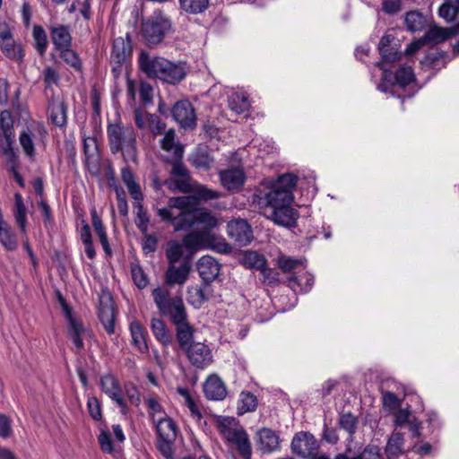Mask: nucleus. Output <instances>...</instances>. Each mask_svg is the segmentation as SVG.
Wrapping results in <instances>:
<instances>
[{
  "mask_svg": "<svg viewBox=\"0 0 459 459\" xmlns=\"http://www.w3.org/2000/svg\"><path fill=\"white\" fill-rule=\"evenodd\" d=\"M192 197L179 196L169 198L168 206L157 208V214L164 222H170L176 231L200 225L202 230H194L183 238V242L191 253L201 249H214L228 254L231 247L212 232L221 224L220 219L206 208L191 209Z\"/></svg>",
  "mask_w": 459,
  "mask_h": 459,
  "instance_id": "obj_1",
  "label": "nucleus"
},
{
  "mask_svg": "<svg viewBox=\"0 0 459 459\" xmlns=\"http://www.w3.org/2000/svg\"><path fill=\"white\" fill-rule=\"evenodd\" d=\"M141 70L150 77H157L166 82L175 84L186 75L184 64L172 63L162 57L152 58L146 52L142 51L139 56Z\"/></svg>",
  "mask_w": 459,
  "mask_h": 459,
  "instance_id": "obj_2",
  "label": "nucleus"
},
{
  "mask_svg": "<svg viewBox=\"0 0 459 459\" xmlns=\"http://www.w3.org/2000/svg\"><path fill=\"white\" fill-rule=\"evenodd\" d=\"M220 434L226 442L233 446L243 459H250L251 443L245 429L234 418H221L217 421Z\"/></svg>",
  "mask_w": 459,
  "mask_h": 459,
  "instance_id": "obj_3",
  "label": "nucleus"
},
{
  "mask_svg": "<svg viewBox=\"0 0 459 459\" xmlns=\"http://www.w3.org/2000/svg\"><path fill=\"white\" fill-rule=\"evenodd\" d=\"M107 134L113 153L121 152L125 158L134 160L136 134L132 126H124L121 123L110 124L108 126Z\"/></svg>",
  "mask_w": 459,
  "mask_h": 459,
  "instance_id": "obj_4",
  "label": "nucleus"
},
{
  "mask_svg": "<svg viewBox=\"0 0 459 459\" xmlns=\"http://www.w3.org/2000/svg\"><path fill=\"white\" fill-rule=\"evenodd\" d=\"M266 207L264 214L275 224L290 228L296 225L298 212L290 206L292 201H281L280 198H265Z\"/></svg>",
  "mask_w": 459,
  "mask_h": 459,
  "instance_id": "obj_5",
  "label": "nucleus"
},
{
  "mask_svg": "<svg viewBox=\"0 0 459 459\" xmlns=\"http://www.w3.org/2000/svg\"><path fill=\"white\" fill-rule=\"evenodd\" d=\"M171 28L170 21L160 12H155L143 22L142 31L149 44L160 43Z\"/></svg>",
  "mask_w": 459,
  "mask_h": 459,
  "instance_id": "obj_6",
  "label": "nucleus"
},
{
  "mask_svg": "<svg viewBox=\"0 0 459 459\" xmlns=\"http://www.w3.org/2000/svg\"><path fill=\"white\" fill-rule=\"evenodd\" d=\"M14 137L13 120L10 111L0 113V152L8 161H13L15 152L13 149Z\"/></svg>",
  "mask_w": 459,
  "mask_h": 459,
  "instance_id": "obj_7",
  "label": "nucleus"
},
{
  "mask_svg": "<svg viewBox=\"0 0 459 459\" xmlns=\"http://www.w3.org/2000/svg\"><path fill=\"white\" fill-rule=\"evenodd\" d=\"M183 351L189 362L197 368L204 369L209 367L213 361L212 350L204 342H192V344L185 348Z\"/></svg>",
  "mask_w": 459,
  "mask_h": 459,
  "instance_id": "obj_8",
  "label": "nucleus"
},
{
  "mask_svg": "<svg viewBox=\"0 0 459 459\" xmlns=\"http://www.w3.org/2000/svg\"><path fill=\"white\" fill-rule=\"evenodd\" d=\"M297 177L291 173L280 176L273 184L272 190L265 198H280L281 201H293L292 190L297 185Z\"/></svg>",
  "mask_w": 459,
  "mask_h": 459,
  "instance_id": "obj_9",
  "label": "nucleus"
},
{
  "mask_svg": "<svg viewBox=\"0 0 459 459\" xmlns=\"http://www.w3.org/2000/svg\"><path fill=\"white\" fill-rule=\"evenodd\" d=\"M290 446L294 454L307 459L313 452L318 450L319 444L312 434L301 431L293 437Z\"/></svg>",
  "mask_w": 459,
  "mask_h": 459,
  "instance_id": "obj_10",
  "label": "nucleus"
},
{
  "mask_svg": "<svg viewBox=\"0 0 459 459\" xmlns=\"http://www.w3.org/2000/svg\"><path fill=\"white\" fill-rule=\"evenodd\" d=\"M100 387L117 405L123 413L126 411V404L122 396V389L117 377L112 374H106L100 377Z\"/></svg>",
  "mask_w": 459,
  "mask_h": 459,
  "instance_id": "obj_11",
  "label": "nucleus"
},
{
  "mask_svg": "<svg viewBox=\"0 0 459 459\" xmlns=\"http://www.w3.org/2000/svg\"><path fill=\"white\" fill-rule=\"evenodd\" d=\"M64 310L69 322L68 335L74 346L78 350H82L84 346L83 341L90 336V332L84 327L81 320L73 316L71 309L67 306H64Z\"/></svg>",
  "mask_w": 459,
  "mask_h": 459,
  "instance_id": "obj_12",
  "label": "nucleus"
},
{
  "mask_svg": "<svg viewBox=\"0 0 459 459\" xmlns=\"http://www.w3.org/2000/svg\"><path fill=\"white\" fill-rule=\"evenodd\" d=\"M228 235L241 246H246L252 240V230L247 221L237 219L230 221L227 227Z\"/></svg>",
  "mask_w": 459,
  "mask_h": 459,
  "instance_id": "obj_13",
  "label": "nucleus"
},
{
  "mask_svg": "<svg viewBox=\"0 0 459 459\" xmlns=\"http://www.w3.org/2000/svg\"><path fill=\"white\" fill-rule=\"evenodd\" d=\"M172 115L182 127L187 128L195 126V113L188 100L178 101L173 107Z\"/></svg>",
  "mask_w": 459,
  "mask_h": 459,
  "instance_id": "obj_14",
  "label": "nucleus"
},
{
  "mask_svg": "<svg viewBox=\"0 0 459 459\" xmlns=\"http://www.w3.org/2000/svg\"><path fill=\"white\" fill-rule=\"evenodd\" d=\"M203 388L205 397L209 400L222 401L228 394L224 382L216 374L207 377Z\"/></svg>",
  "mask_w": 459,
  "mask_h": 459,
  "instance_id": "obj_15",
  "label": "nucleus"
},
{
  "mask_svg": "<svg viewBox=\"0 0 459 459\" xmlns=\"http://www.w3.org/2000/svg\"><path fill=\"white\" fill-rule=\"evenodd\" d=\"M221 185L229 191L238 190L245 182V174L240 168H230L219 173Z\"/></svg>",
  "mask_w": 459,
  "mask_h": 459,
  "instance_id": "obj_16",
  "label": "nucleus"
},
{
  "mask_svg": "<svg viewBox=\"0 0 459 459\" xmlns=\"http://www.w3.org/2000/svg\"><path fill=\"white\" fill-rule=\"evenodd\" d=\"M191 266L188 261H183L178 266L169 264L165 280L169 285H183L188 279Z\"/></svg>",
  "mask_w": 459,
  "mask_h": 459,
  "instance_id": "obj_17",
  "label": "nucleus"
},
{
  "mask_svg": "<svg viewBox=\"0 0 459 459\" xmlns=\"http://www.w3.org/2000/svg\"><path fill=\"white\" fill-rule=\"evenodd\" d=\"M257 446L263 453H272L279 449V436L271 429L264 428L257 431Z\"/></svg>",
  "mask_w": 459,
  "mask_h": 459,
  "instance_id": "obj_18",
  "label": "nucleus"
},
{
  "mask_svg": "<svg viewBox=\"0 0 459 459\" xmlns=\"http://www.w3.org/2000/svg\"><path fill=\"white\" fill-rule=\"evenodd\" d=\"M220 269V264L210 255H204L197 262L199 275L206 283L213 281L219 275Z\"/></svg>",
  "mask_w": 459,
  "mask_h": 459,
  "instance_id": "obj_19",
  "label": "nucleus"
},
{
  "mask_svg": "<svg viewBox=\"0 0 459 459\" xmlns=\"http://www.w3.org/2000/svg\"><path fill=\"white\" fill-rule=\"evenodd\" d=\"M211 296L212 288L206 282L190 286L187 290V300L195 308L201 307L203 304L209 300Z\"/></svg>",
  "mask_w": 459,
  "mask_h": 459,
  "instance_id": "obj_20",
  "label": "nucleus"
},
{
  "mask_svg": "<svg viewBox=\"0 0 459 459\" xmlns=\"http://www.w3.org/2000/svg\"><path fill=\"white\" fill-rule=\"evenodd\" d=\"M459 32V20L453 28L430 27L423 37V41L437 44L450 39Z\"/></svg>",
  "mask_w": 459,
  "mask_h": 459,
  "instance_id": "obj_21",
  "label": "nucleus"
},
{
  "mask_svg": "<svg viewBox=\"0 0 459 459\" xmlns=\"http://www.w3.org/2000/svg\"><path fill=\"white\" fill-rule=\"evenodd\" d=\"M52 42L57 50L70 48L72 37L68 27L64 25L53 26L50 28Z\"/></svg>",
  "mask_w": 459,
  "mask_h": 459,
  "instance_id": "obj_22",
  "label": "nucleus"
},
{
  "mask_svg": "<svg viewBox=\"0 0 459 459\" xmlns=\"http://www.w3.org/2000/svg\"><path fill=\"white\" fill-rule=\"evenodd\" d=\"M176 134L173 129L166 132L164 137L160 140V146L163 151L169 153V157L174 159H182L183 146L175 141Z\"/></svg>",
  "mask_w": 459,
  "mask_h": 459,
  "instance_id": "obj_23",
  "label": "nucleus"
},
{
  "mask_svg": "<svg viewBox=\"0 0 459 459\" xmlns=\"http://www.w3.org/2000/svg\"><path fill=\"white\" fill-rule=\"evenodd\" d=\"M385 451L389 459L396 458L403 455L405 452L403 434L394 431L387 439Z\"/></svg>",
  "mask_w": 459,
  "mask_h": 459,
  "instance_id": "obj_24",
  "label": "nucleus"
},
{
  "mask_svg": "<svg viewBox=\"0 0 459 459\" xmlns=\"http://www.w3.org/2000/svg\"><path fill=\"white\" fill-rule=\"evenodd\" d=\"M130 333L132 336V342L137 350L143 353L148 351V345L146 342L147 332L140 322L134 320L129 325Z\"/></svg>",
  "mask_w": 459,
  "mask_h": 459,
  "instance_id": "obj_25",
  "label": "nucleus"
},
{
  "mask_svg": "<svg viewBox=\"0 0 459 459\" xmlns=\"http://www.w3.org/2000/svg\"><path fill=\"white\" fill-rule=\"evenodd\" d=\"M153 301L158 308L159 313L163 316L169 311V308L174 303V298L170 297V292L165 287H157L152 292Z\"/></svg>",
  "mask_w": 459,
  "mask_h": 459,
  "instance_id": "obj_26",
  "label": "nucleus"
},
{
  "mask_svg": "<svg viewBox=\"0 0 459 459\" xmlns=\"http://www.w3.org/2000/svg\"><path fill=\"white\" fill-rule=\"evenodd\" d=\"M163 316H168L175 326L188 322L186 306L180 297L174 298V303Z\"/></svg>",
  "mask_w": 459,
  "mask_h": 459,
  "instance_id": "obj_27",
  "label": "nucleus"
},
{
  "mask_svg": "<svg viewBox=\"0 0 459 459\" xmlns=\"http://www.w3.org/2000/svg\"><path fill=\"white\" fill-rule=\"evenodd\" d=\"M159 438L176 439L178 429L174 420L168 415L153 423Z\"/></svg>",
  "mask_w": 459,
  "mask_h": 459,
  "instance_id": "obj_28",
  "label": "nucleus"
},
{
  "mask_svg": "<svg viewBox=\"0 0 459 459\" xmlns=\"http://www.w3.org/2000/svg\"><path fill=\"white\" fill-rule=\"evenodd\" d=\"M186 249L190 254H192L187 247L185 246L184 242L179 243L177 240H170L165 250L166 258L169 262V264H176L177 263L188 261V258L184 257V249Z\"/></svg>",
  "mask_w": 459,
  "mask_h": 459,
  "instance_id": "obj_29",
  "label": "nucleus"
},
{
  "mask_svg": "<svg viewBox=\"0 0 459 459\" xmlns=\"http://www.w3.org/2000/svg\"><path fill=\"white\" fill-rule=\"evenodd\" d=\"M100 320L102 323L106 332L109 334L115 332V311L111 301L107 303L100 302L99 308Z\"/></svg>",
  "mask_w": 459,
  "mask_h": 459,
  "instance_id": "obj_30",
  "label": "nucleus"
},
{
  "mask_svg": "<svg viewBox=\"0 0 459 459\" xmlns=\"http://www.w3.org/2000/svg\"><path fill=\"white\" fill-rule=\"evenodd\" d=\"M150 326L153 335L162 345L168 346L172 342V335L163 320L153 317Z\"/></svg>",
  "mask_w": 459,
  "mask_h": 459,
  "instance_id": "obj_31",
  "label": "nucleus"
},
{
  "mask_svg": "<svg viewBox=\"0 0 459 459\" xmlns=\"http://www.w3.org/2000/svg\"><path fill=\"white\" fill-rule=\"evenodd\" d=\"M121 178L123 182L127 187L129 194L132 198L139 203L143 201V195L141 190L140 185L135 181L134 176L132 170L128 168H124L121 170Z\"/></svg>",
  "mask_w": 459,
  "mask_h": 459,
  "instance_id": "obj_32",
  "label": "nucleus"
},
{
  "mask_svg": "<svg viewBox=\"0 0 459 459\" xmlns=\"http://www.w3.org/2000/svg\"><path fill=\"white\" fill-rule=\"evenodd\" d=\"M131 48L129 42L126 41L122 37L114 39L111 52L112 62L121 65L126 62L130 55Z\"/></svg>",
  "mask_w": 459,
  "mask_h": 459,
  "instance_id": "obj_33",
  "label": "nucleus"
},
{
  "mask_svg": "<svg viewBox=\"0 0 459 459\" xmlns=\"http://www.w3.org/2000/svg\"><path fill=\"white\" fill-rule=\"evenodd\" d=\"M83 150L85 154V164L92 174L99 171L97 164V148L93 138H89L83 142Z\"/></svg>",
  "mask_w": 459,
  "mask_h": 459,
  "instance_id": "obj_34",
  "label": "nucleus"
},
{
  "mask_svg": "<svg viewBox=\"0 0 459 459\" xmlns=\"http://www.w3.org/2000/svg\"><path fill=\"white\" fill-rule=\"evenodd\" d=\"M229 108L236 114H243L247 111L250 107L248 97L245 92H233L228 100Z\"/></svg>",
  "mask_w": 459,
  "mask_h": 459,
  "instance_id": "obj_35",
  "label": "nucleus"
},
{
  "mask_svg": "<svg viewBox=\"0 0 459 459\" xmlns=\"http://www.w3.org/2000/svg\"><path fill=\"white\" fill-rule=\"evenodd\" d=\"M195 328L189 322L176 326V337L180 349L184 350L192 344Z\"/></svg>",
  "mask_w": 459,
  "mask_h": 459,
  "instance_id": "obj_36",
  "label": "nucleus"
},
{
  "mask_svg": "<svg viewBox=\"0 0 459 459\" xmlns=\"http://www.w3.org/2000/svg\"><path fill=\"white\" fill-rule=\"evenodd\" d=\"M438 14L447 22H458L459 20V0H445L439 7ZM457 22H455L456 24Z\"/></svg>",
  "mask_w": 459,
  "mask_h": 459,
  "instance_id": "obj_37",
  "label": "nucleus"
},
{
  "mask_svg": "<svg viewBox=\"0 0 459 459\" xmlns=\"http://www.w3.org/2000/svg\"><path fill=\"white\" fill-rule=\"evenodd\" d=\"M13 215L15 221L21 230L25 232L27 224V209L23 198L20 193L14 194Z\"/></svg>",
  "mask_w": 459,
  "mask_h": 459,
  "instance_id": "obj_38",
  "label": "nucleus"
},
{
  "mask_svg": "<svg viewBox=\"0 0 459 459\" xmlns=\"http://www.w3.org/2000/svg\"><path fill=\"white\" fill-rule=\"evenodd\" d=\"M144 402L147 405L148 414L152 423L168 416L157 396L150 395L145 398Z\"/></svg>",
  "mask_w": 459,
  "mask_h": 459,
  "instance_id": "obj_39",
  "label": "nucleus"
},
{
  "mask_svg": "<svg viewBox=\"0 0 459 459\" xmlns=\"http://www.w3.org/2000/svg\"><path fill=\"white\" fill-rule=\"evenodd\" d=\"M406 28L412 32L422 30L427 23L426 18L418 11H411L405 14Z\"/></svg>",
  "mask_w": 459,
  "mask_h": 459,
  "instance_id": "obj_40",
  "label": "nucleus"
},
{
  "mask_svg": "<svg viewBox=\"0 0 459 459\" xmlns=\"http://www.w3.org/2000/svg\"><path fill=\"white\" fill-rule=\"evenodd\" d=\"M0 48L2 52L12 60L21 62L23 59V49L13 39L0 43Z\"/></svg>",
  "mask_w": 459,
  "mask_h": 459,
  "instance_id": "obj_41",
  "label": "nucleus"
},
{
  "mask_svg": "<svg viewBox=\"0 0 459 459\" xmlns=\"http://www.w3.org/2000/svg\"><path fill=\"white\" fill-rule=\"evenodd\" d=\"M0 243L6 250H14L17 247L16 236L7 221L0 224Z\"/></svg>",
  "mask_w": 459,
  "mask_h": 459,
  "instance_id": "obj_42",
  "label": "nucleus"
},
{
  "mask_svg": "<svg viewBox=\"0 0 459 459\" xmlns=\"http://www.w3.org/2000/svg\"><path fill=\"white\" fill-rule=\"evenodd\" d=\"M257 407L256 396L249 392H242L238 402V413L243 415L254 411Z\"/></svg>",
  "mask_w": 459,
  "mask_h": 459,
  "instance_id": "obj_43",
  "label": "nucleus"
},
{
  "mask_svg": "<svg viewBox=\"0 0 459 459\" xmlns=\"http://www.w3.org/2000/svg\"><path fill=\"white\" fill-rule=\"evenodd\" d=\"M241 263L247 268L257 269L260 271L266 265L264 256L255 251L245 252Z\"/></svg>",
  "mask_w": 459,
  "mask_h": 459,
  "instance_id": "obj_44",
  "label": "nucleus"
},
{
  "mask_svg": "<svg viewBox=\"0 0 459 459\" xmlns=\"http://www.w3.org/2000/svg\"><path fill=\"white\" fill-rule=\"evenodd\" d=\"M50 119L57 126L66 123V106L63 101L53 102L49 107Z\"/></svg>",
  "mask_w": 459,
  "mask_h": 459,
  "instance_id": "obj_45",
  "label": "nucleus"
},
{
  "mask_svg": "<svg viewBox=\"0 0 459 459\" xmlns=\"http://www.w3.org/2000/svg\"><path fill=\"white\" fill-rule=\"evenodd\" d=\"M182 10L186 13L197 14L204 12L208 5V0H179Z\"/></svg>",
  "mask_w": 459,
  "mask_h": 459,
  "instance_id": "obj_46",
  "label": "nucleus"
},
{
  "mask_svg": "<svg viewBox=\"0 0 459 459\" xmlns=\"http://www.w3.org/2000/svg\"><path fill=\"white\" fill-rule=\"evenodd\" d=\"M193 194L196 199L204 202L216 200L221 195L220 192L208 188L206 186L201 185L197 182H195Z\"/></svg>",
  "mask_w": 459,
  "mask_h": 459,
  "instance_id": "obj_47",
  "label": "nucleus"
},
{
  "mask_svg": "<svg viewBox=\"0 0 459 459\" xmlns=\"http://www.w3.org/2000/svg\"><path fill=\"white\" fill-rule=\"evenodd\" d=\"M32 37L37 51L43 55L48 45V36L45 30L40 25H34L32 29Z\"/></svg>",
  "mask_w": 459,
  "mask_h": 459,
  "instance_id": "obj_48",
  "label": "nucleus"
},
{
  "mask_svg": "<svg viewBox=\"0 0 459 459\" xmlns=\"http://www.w3.org/2000/svg\"><path fill=\"white\" fill-rule=\"evenodd\" d=\"M394 79L396 84L405 87L414 81L415 75L411 66H402L395 73Z\"/></svg>",
  "mask_w": 459,
  "mask_h": 459,
  "instance_id": "obj_49",
  "label": "nucleus"
},
{
  "mask_svg": "<svg viewBox=\"0 0 459 459\" xmlns=\"http://www.w3.org/2000/svg\"><path fill=\"white\" fill-rule=\"evenodd\" d=\"M178 393L184 397L185 404L190 411L191 415L195 419L200 420L202 418V413H201L197 404L195 403V402L190 395L188 390L186 388H178Z\"/></svg>",
  "mask_w": 459,
  "mask_h": 459,
  "instance_id": "obj_50",
  "label": "nucleus"
},
{
  "mask_svg": "<svg viewBox=\"0 0 459 459\" xmlns=\"http://www.w3.org/2000/svg\"><path fill=\"white\" fill-rule=\"evenodd\" d=\"M339 424L342 429L346 430L351 436H352L357 429L358 420L351 413H344L341 415Z\"/></svg>",
  "mask_w": 459,
  "mask_h": 459,
  "instance_id": "obj_51",
  "label": "nucleus"
},
{
  "mask_svg": "<svg viewBox=\"0 0 459 459\" xmlns=\"http://www.w3.org/2000/svg\"><path fill=\"white\" fill-rule=\"evenodd\" d=\"M131 274L134 284L139 289H144L148 285V278L139 264L131 265Z\"/></svg>",
  "mask_w": 459,
  "mask_h": 459,
  "instance_id": "obj_52",
  "label": "nucleus"
},
{
  "mask_svg": "<svg viewBox=\"0 0 459 459\" xmlns=\"http://www.w3.org/2000/svg\"><path fill=\"white\" fill-rule=\"evenodd\" d=\"M301 264L300 260L287 255H280L276 264L283 273H290Z\"/></svg>",
  "mask_w": 459,
  "mask_h": 459,
  "instance_id": "obj_53",
  "label": "nucleus"
},
{
  "mask_svg": "<svg viewBox=\"0 0 459 459\" xmlns=\"http://www.w3.org/2000/svg\"><path fill=\"white\" fill-rule=\"evenodd\" d=\"M62 59L75 70H81L82 65L78 55L70 48L60 50Z\"/></svg>",
  "mask_w": 459,
  "mask_h": 459,
  "instance_id": "obj_54",
  "label": "nucleus"
},
{
  "mask_svg": "<svg viewBox=\"0 0 459 459\" xmlns=\"http://www.w3.org/2000/svg\"><path fill=\"white\" fill-rule=\"evenodd\" d=\"M135 207L137 208L136 225L143 233H146L150 222L147 212L143 209L142 202H135Z\"/></svg>",
  "mask_w": 459,
  "mask_h": 459,
  "instance_id": "obj_55",
  "label": "nucleus"
},
{
  "mask_svg": "<svg viewBox=\"0 0 459 459\" xmlns=\"http://www.w3.org/2000/svg\"><path fill=\"white\" fill-rule=\"evenodd\" d=\"M169 187L173 186L182 193H193L195 188V182L191 183L190 177L181 178L173 181L167 182Z\"/></svg>",
  "mask_w": 459,
  "mask_h": 459,
  "instance_id": "obj_56",
  "label": "nucleus"
},
{
  "mask_svg": "<svg viewBox=\"0 0 459 459\" xmlns=\"http://www.w3.org/2000/svg\"><path fill=\"white\" fill-rule=\"evenodd\" d=\"M100 449L106 454L114 452V446L111 440L110 432L108 429H101L98 437Z\"/></svg>",
  "mask_w": 459,
  "mask_h": 459,
  "instance_id": "obj_57",
  "label": "nucleus"
},
{
  "mask_svg": "<svg viewBox=\"0 0 459 459\" xmlns=\"http://www.w3.org/2000/svg\"><path fill=\"white\" fill-rule=\"evenodd\" d=\"M382 399L384 408L389 411H396L401 405V400L392 392H384Z\"/></svg>",
  "mask_w": 459,
  "mask_h": 459,
  "instance_id": "obj_58",
  "label": "nucleus"
},
{
  "mask_svg": "<svg viewBox=\"0 0 459 459\" xmlns=\"http://www.w3.org/2000/svg\"><path fill=\"white\" fill-rule=\"evenodd\" d=\"M176 439L159 438L158 448L166 459H173L174 442Z\"/></svg>",
  "mask_w": 459,
  "mask_h": 459,
  "instance_id": "obj_59",
  "label": "nucleus"
},
{
  "mask_svg": "<svg viewBox=\"0 0 459 459\" xmlns=\"http://www.w3.org/2000/svg\"><path fill=\"white\" fill-rule=\"evenodd\" d=\"M260 272L263 276L262 281L264 284L273 286L280 282V274L276 270L268 268L265 265Z\"/></svg>",
  "mask_w": 459,
  "mask_h": 459,
  "instance_id": "obj_60",
  "label": "nucleus"
},
{
  "mask_svg": "<svg viewBox=\"0 0 459 459\" xmlns=\"http://www.w3.org/2000/svg\"><path fill=\"white\" fill-rule=\"evenodd\" d=\"M19 141L26 155L30 157L34 156L35 149L31 134L25 131L22 132L20 134Z\"/></svg>",
  "mask_w": 459,
  "mask_h": 459,
  "instance_id": "obj_61",
  "label": "nucleus"
},
{
  "mask_svg": "<svg viewBox=\"0 0 459 459\" xmlns=\"http://www.w3.org/2000/svg\"><path fill=\"white\" fill-rule=\"evenodd\" d=\"M146 123H148L147 128L153 135L160 134L165 129V125L155 115L146 117Z\"/></svg>",
  "mask_w": 459,
  "mask_h": 459,
  "instance_id": "obj_62",
  "label": "nucleus"
},
{
  "mask_svg": "<svg viewBox=\"0 0 459 459\" xmlns=\"http://www.w3.org/2000/svg\"><path fill=\"white\" fill-rule=\"evenodd\" d=\"M87 407L90 415L95 420H100L101 419V407L100 401L94 397H89L87 401Z\"/></svg>",
  "mask_w": 459,
  "mask_h": 459,
  "instance_id": "obj_63",
  "label": "nucleus"
},
{
  "mask_svg": "<svg viewBox=\"0 0 459 459\" xmlns=\"http://www.w3.org/2000/svg\"><path fill=\"white\" fill-rule=\"evenodd\" d=\"M355 458L359 459H381L380 448L377 446L369 445Z\"/></svg>",
  "mask_w": 459,
  "mask_h": 459,
  "instance_id": "obj_64",
  "label": "nucleus"
}]
</instances>
